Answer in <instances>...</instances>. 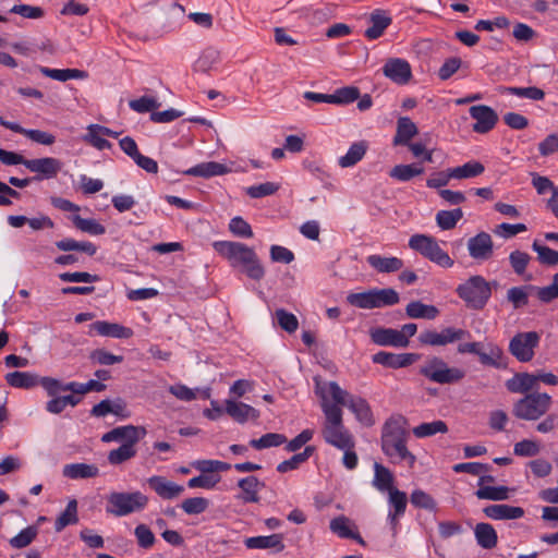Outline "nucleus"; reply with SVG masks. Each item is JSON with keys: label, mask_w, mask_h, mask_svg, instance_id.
<instances>
[{"label": "nucleus", "mask_w": 558, "mask_h": 558, "mask_svg": "<svg viewBox=\"0 0 558 558\" xmlns=\"http://www.w3.org/2000/svg\"><path fill=\"white\" fill-rule=\"evenodd\" d=\"M213 247L229 262L231 267L241 269L248 278L256 281L264 278L265 269L256 252L246 244L233 241H215Z\"/></svg>", "instance_id": "nucleus-1"}, {"label": "nucleus", "mask_w": 558, "mask_h": 558, "mask_svg": "<svg viewBox=\"0 0 558 558\" xmlns=\"http://www.w3.org/2000/svg\"><path fill=\"white\" fill-rule=\"evenodd\" d=\"M409 433L398 420H388L381 432V450L392 463L405 462L412 468L416 457L409 451L407 444Z\"/></svg>", "instance_id": "nucleus-2"}, {"label": "nucleus", "mask_w": 558, "mask_h": 558, "mask_svg": "<svg viewBox=\"0 0 558 558\" xmlns=\"http://www.w3.org/2000/svg\"><path fill=\"white\" fill-rule=\"evenodd\" d=\"M317 392L323 399L322 410L326 417L322 429L324 440L338 449H353L354 439L343 425L341 408L327 402L323 388Z\"/></svg>", "instance_id": "nucleus-3"}, {"label": "nucleus", "mask_w": 558, "mask_h": 558, "mask_svg": "<svg viewBox=\"0 0 558 558\" xmlns=\"http://www.w3.org/2000/svg\"><path fill=\"white\" fill-rule=\"evenodd\" d=\"M149 498L140 490L111 492L107 496L106 512L121 518L142 512L148 506Z\"/></svg>", "instance_id": "nucleus-4"}, {"label": "nucleus", "mask_w": 558, "mask_h": 558, "mask_svg": "<svg viewBox=\"0 0 558 558\" xmlns=\"http://www.w3.org/2000/svg\"><path fill=\"white\" fill-rule=\"evenodd\" d=\"M456 293L466 307L475 311L483 310L492 296V287L483 276L474 275L460 283Z\"/></svg>", "instance_id": "nucleus-5"}, {"label": "nucleus", "mask_w": 558, "mask_h": 558, "mask_svg": "<svg viewBox=\"0 0 558 558\" xmlns=\"http://www.w3.org/2000/svg\"><path fill=\"white\" fill-rule=\"evenodd\" d=\"M553 405L547 392L534 391L518 399L512 405V414L522 421H537L545 416Z\"/></svg>", "instance_id": "nucleus-6"}, {"label": "nucleus", "mask_w": 558, "mask_h": 558, "mask_svg": "<svg viewBox=\"0 0 558 558\" xmlns=\"http://www.w3.org/2000/svg\"><path fill=\"white\" fill-rule=\"evenodd\" d=\"M418 374L428 380L440 384L451 385L461 381L465 377V372L459 367H450L441 357L433 356L426 360L418 368Z\"/></svg>", "instance_id": "nucleus-7"}, {"label": "nucleus", "mask_w": 558, "mask_h": 558, "mask_svg": "<svg viewBox=\"0 0 558 558\" xmlns=\"http://www.w3.org/2000/svg\"><path fill=\"white\" fill-rule=\"evenodd\" d=\"M328 392L335 401V404L338 407H348L360 423L365 426L374 424L371 407L365 399L349 395V392L343 390L336 381L328 384Z\"/></svg>", "instance_id": "nucleus-8"}, {"label": "nucleus", "mask_w": 558, "mask_h": 558, "mask_svg": "<svg viewBox=\"0 0 558 558\" xmlns=\"http://www.w3.org/2000/svg\"><path fill=\"white\" fill-rule=\"evenodd\" d=\"M409 247L432 263L442 267L451 268L454 264L449 254L444 251L437 240L426 234H414L409 239Z\"/></svg>", "instance_id": "nucleus-9"}, {"label": "nucleus", "mask_w": 558, "mask_h": 558, "mask_svg": "<svg viewBox=\"0 0 558 558\" xmlns=\"http://www.w3.org/2000/svg\"><path fill=\"white\" fill-rule=\"evenodd\" d=\"M539 340L536 331L518 332L511 338L508 349L519 362L527 363L533 360Z\"/></svg>", "instance_id": "nucleus-10"}, {"label": "nucleus", "mask_w": 558, "mask_h": 558, "mask_svg": "<svg viewBox=\"0 0 558 558\" xmlns=\"http://www.w3.org/2000/svg\"><path fill=\"white\" fill-rule=\"evenodd\" d=\"M483 348L482 342H463L459 343L457 351L460 354L469 353L477 355L480 363L484 366L501 367V359L504 356L501 348L494 343H488L486 351H483Z\"/></svg>", "instance_id": "nucleus-11"}, {"label": "nucleus", "mask_w": 558, "mask_h": 558, "mask_svg": "<svg viewBox=\"0 0 558 558\" xmlns=\"http://www.w3.org/2000/svg\"><path fill=\"white\" fill-rule=\"evenodd\" d=\"M470 337L471 333L466 329L446 327L441 331L425 330L420 333L418 340L426 345L444 347Z\"/></svg>", "instance_id": "nucleus-12"}, {"label": "nucleus", "mask_w": 558, "mask_h": 558, "mask_svg": "<svg viewBox=\"0 0 558 558\" xmlns=\"http://www.w3.org/2000/svg\"><path fill=\"white\" fill-rule=\"evenodd\" d=\"M25 167L29 171L38 174L35 178L36 180H48L57 177V174L62 168V162L53 157H44L36 159H27V161L25 162Z\"/></svg>", "instance_id": "nucleus-13"}, {"label": "nucleus", "mask_w": 558, "mask_h": 558, "mask_svg": "<svg viewBox=\"0 0 558 558\" xmlns=\"http://www.w3.org/2000/svg\"><path fill=\"white\" fill-rule=\"evenodd\" d=\"M470 116L476 122L473 124V131L485 134L494 129L498 121L497 113L488 106L477 105L470 108Z\"/></svg>", "instance_id": "nucleus-14"}, {"label": "nucleus", "mask_w": 558, "mask_h": 558, "mask_svg": "<svg viewBox=\"0 0 558 558\" xmlns=\"http://www.w3.org/2000/svg\"><path fill=\"white\" fill-rule=\"evenodd\" d=\"M146 435V429L142 426L125 425L112 428L101 436V441H123V444H137Z\"/></svg>", "instance_id": "nucleus-15"}, {"label": "nucleus", "mask_w": 558, "mask_h": 558, "mask_svg": "<svg viewBox=\"0 0 558 558\" xmlns=\"http://www.w3.org/2000/svg\"><path fill=\"white\" fill-rule=\"evenodd\" d=\"M384 75L396 84L404 85L412 77L410 63L401 58H391L383 66Z\"/></svg>", "instance_id": "nucleus-16"}, {"label": "nucleus", "mask_w": 558, "mask_h": 558, "mask_svg": "<svg viewBox=\"0 0 558 558\" xmlns=\"http://www.w3.org/2000/svg\"><path fill=\"white\" fill-rule=\"evenodd\" d=\"M468 251L475 260H487L494 254V242L487 232H480L468 240Z\"/></svg>", "instance_id": "nucleus-17"}, {"label": "nucleus", "mask_w": 558, "mask_h": 558, "mask_svg": "<svg viewBox=\"0 0 558 558\" xmlns=\"http://www.w3.org/2000/svg\"><path fill=\"white\" fill-rule=\"evenodd\" d=\"M389 511L387 521L396 533L400 519L404 515L408 505L407 494L398 488L388 493Z\"/></svg>", "instance_id": "nucleus-18"}, {"label": "nucleus", "mask_w": 558, "mask_h": 558, "mask_svg": "<svg viewBox=\"0 0 558 558\" xmlns=\"http://www.w3.org/2000/svg\"><path fill=\"white\" fill-rule=\"evenodd\" d=\"M149 488L161 499L170 500L181 496L184 487L165 476L154 475L147 478Z\"/></svg>", "instance_id": "nucleus-19"}, {"label": "nucleus", "mask_w": 558, "mask_h": 558, "mask_svg": "<svg viewBox=\"0 0 558 558\" xmlns=\"http://www.w3.org/2000/svg\"><path fill=\"white\" fill-rule=\"evenodd\" d=\"M416 359L417 354L415 353H392L387 351H379L372 356L373 363L393 369L410 366Z\"/></svg>", "instance_id": "nucleus-20"}, {"label": "nucleus", "mask_w": 558, "mask_h": 558, "mask_svg": "<svg viewBox=\"0 0 558 558\" xmlns=\"http://www.w3.org/2000/svg\"><path fill=\"white\" fill-rule=\"evenodd\" d=\"M507 390L511 393L527 395L538 391L536 386V377L534 373L521 372L515 373L505 383Z\"/></svg>", "instance_id": "nucleus-21"}, {"label": "nucleus", "mask_w": 558, "mask_h": 558, "mask_svg": "<svg viewBox=\"0 0 558 558\" xmlns=\"http://www.w3.org/2000/svg\"><path fill=\"white\" fill-rule=\"evenodd\" d=\"M97 333L102 337L116 339H129L133 336V330L117 323L97 320L89 325V333Z\"/></svg>", "instance_id": "nucleus-22"}, {"label": "nucleus", "mask_w": 558, "mask_h": 558, "mask_svg": "<svg viewBox=\"0 0 558 558\" xmlns=\"http://www.w3.org/2000/svg\"><path fill=\"white\" fill-rule=\"evenodd\" d=\"M371 339L378 345H390L395 348H405L409 340L399 333V330L392 328H375L371 330Z\"/></svg>", "instance_id": "nucleus-23"}, {"label": "nucleus", "mask_w": 558, "mask_h": 558, "mask_svg": "<svg viewBox=\"0 0 558 558\" xmlns=\"http://www.w3.org/2000/svg\"><path fill=\"white\" fill-rule=\"evenodd\" d=\"M225 412L240 424L246 423L248 420H257L259 411L243 402L234 400H226Z\"/></svg>", "instance_id": "nucleus-24"}, {"label": "nucleus", "mask_w": 558, "mask_h": 558, "mask_svg": "<svg viewBox=\"0 0 558 558\" xmlns=\"http://www.w3.org/2000/svg\"><path fill=\"white\" fill-rule=\"evenodd\" d=\"M483 513L492 520H517L524 515V509L507 504H494L486 506Z\"/></svg>", "instance_id": "nucleus-25"}, {"label": "nucleus", "mask_w": 558, "mask_h": 558, "mask_svg": "<svg viewBox=\"0 0 558 558\" xmlns=\"http://www.w3.org/2000/svg\"><path fill=\"white\" fill-rule=\"evenodd\" d=\"M238 487L242 494L238 497L244 504H255L259 501L258 493L265 487V484L260 482L256 476L250 475L239 480Z\"/></svg>", "instance_id": "nucleus-26"}, {"label": "nucleus", "mask_w": 558, "mask_h": 558, "mask_svg": "<svg viewBox=\"0 0 558 558\" xmlns=\"http://www.w3.org/2000/svg\"><path fill=\"white\" fill-rule=\"evenodd\" d=\"M244 545L248 549H272L276 553L284 549L283 537L281 534L247 537L244 541Z\"/></svg>", "instance_id": "nucleus-27"}, {"label": "nucleus", "mask_w": 558, "mask_h": 558, "mask_svg": "<svg viewBox=\"0 0 558 558\" xmlns=\"http://www.w3.org/2000/svg\"><path fill=\"white\" fill-rule=\"evenodd\" d=\"M418 133L416 124L409 117H400L397 120V130L392 144L404 146Z\"/></svg>", "instance_id": "nucleus-28"}, {"label": "nucleus", "mask_w": 558, "mask_h": 558, "mask_svg": "<svg viewBox=\"0 0 558 558\" xmlns=\"http://www.w3.org/2000/svg\"><path fill=\"white\" fill-rule=\"evenodd\" d=\"M393 484H395V476H393L392 472L385 465H383L378 462H375L374 463V477L372 481L373 487L380 493H389L390 490L396 489Z\"/></svg>", "instance_id": "nucleus-29"}, {"label": "nucleus", "mask_w": 558, "mask_h": 558, "mask_svg": "<svg viewBox=\"0 0 558 558\" xmlns=\"http://www.w3.org/2000/svg\"><path fill=\"white\" fill-rule=\"evenodd\" d=\"M366 262L372 268L383 274L396 272L403 267V260L395 256L385 257L373 254L367 256Z\"/></svg>", "instance_id": "nucleus-30"}, {"label": "nucleus", "mask_w": 558, "mask_h": 558, "mask_svg": "<svg viewBox=\"0 0 558 558\" xmlns=\"http://www.w3.org/2000/svg\"><path fill=\"white\" fill-rule=\"evenodd\" d=\"M474 536L477 545L484 549H493L497 546L498 535L489 523H477L474 527Z\"/></svg>", "instance_id": "nucleus-31"}, {"label": "nucleus", "mask_w": 558, "mask_h": 558, "mask_svg": "<svg viewBox=\"0 0 558 558\" xmlns=\"http://www.w3.org/2000/svg\"><path fill=\"white\" fill-rule=\"evenodd\" d=\"M227 171L228 168L226 165L216 161H208L198 163L183 171V173L190 177L211 178L216 175H222L227 173Z\"/></svg>", "instance_id": "nucleus-32"}, {"label": "nucleus", "mask_w": 558, "mask_h": 558, "mask_svg": "<svg viewBox=\"0 0 558 558\" xmlns=\"http://www.w3.org/2000/svg\"><path fill=\"white\" fill-rule=\"evenodd\" d=\"M62 474L71 480L93 478L98 476L99 469L95 464L70 463L63 466Z\"/></svg>", "instance_id": "nucleus-33"}, {"label": "nucleus", "mask_w": 558, "mask_h": 558, "mask_svg": "<svg viewBox=\"0 0 558 558\" xmlns=\"http://www.w3.org/2000/svg\"><path fill=\"white\" fill-rule=\"evenodd\" d=\"M369 23L371 26L365 31V36L368 39H377L391 24V17L384 11L375 10L369 16Z\"/></svg>", "instance_id": "nucleus-34"}, {"label": "nucleus", "mask_w": 558, "mask_h": 558, "mask_svg": "<svg viewBox=\"0 0 558 558\" xmlns=\"http://www.w3.org/2000/svg\"><path fill=\"white\" fill-rule=\"evenodd\" d=\"M405 314L414 319H435L439 315V310L435 305L424 304L421 301H412L405 307Z\"/></svg>", "instance_id": "nucleus-35"}, {"label": "nucleus", "mask_w": 558, "mask_h": 558, "mask_svg": "<svg viewBox=\"0 0 558 558\" xmlns=\"http://www.w3.org/2000/svg\"><path fill=\"white\" fill-rule=\"evenodd\" d=\"M366 150L367 144L364 141L355 142L349 147L347 154L339 158L338 165L341 168L353 167L363 159Z\"/></svg>", "instance_id": "nucleus-36"}, {"label": "nucleus", "mask_w": 558, "mask_h": 558, "mask_svg": "<svg viewBox=\"0 0 558 558\" xmlns=\"http://www.w3.org/2000/svg\"><path fill=\"white\" fill-rule=\"evenodd\" d=\"M5 381L14 388L31 389L38 385V376L28 372H11L5 375Z\"/></svg>", "instance_id": "nucleus-37"}, {"label": "nucleus", "mask_w": 558, "mask_h": 558, "mask_svg": "<svg viewBox=\"0 0 558 558\" xmlns=\"http://www.w3.org/2000/svg\"><path fill=\"white\" fill-rule=\"evenodd\" d=\"M39 72L52 80L66 82L69 80L85 78L87 76L85 71L78 69H50L47 66H39Z\"/></svg>", "instance_id": "nucleus-38"}, {"label": "nucleus", "mask_w": 558, "mask_h": 558, "mask_svg": "<svg viewBox=\"0 0 558 558\" xmlns=\"http://www.w3.org/2000/svg\"><path fill=\"white\" fill-rule=\"evenodd\" d=\"M56 246L58 250L63 252L78 251L86 253L89 256H93L97 252V246L89 241H76L71 238H65L60 241H57Z\"/></svg>", "instance_id": "nucleus-39"}, {"label": "nucleus", "mask_w": 558, "mask_h": 558, "mask_svg": "<svg viewBox=\"0 0 558 558\" xmlns=\"http://www.w3.org/2000/svg\"><path fill=\"white\" fill-rule=\"evenodd\" d=\"M485 167L480 161H469L462 166L449 168V177L452 179H470L481 175Z\"/></svg>", "instance_id": "nucleus-40"}, {"label": "nucleus", "mask_w": 558, "mask_h": 558, "mask_svg": "<svg viewBox=\"0 0 558 558\" xmlns=\"http://www.w3.org/2000/svg\"><path fill=\"white\" fill-rule=\"evenodd\" d=\"M500 93L504 95H514L521 98H527L531 100L539 101L545 98V92L536 86L529 87H514V86H502Z\"/></svg>", "instance_id": "nucleus-41"}, {"label": "nucleus", "mask_w": 558, "mask_h": 558, "mask_svg": "<svg viewBox=\"0 0 558 558\" xmlns=\"http://www.w3.org/2000/svg\"><path fill=\"white\" fill-rule=\"evenodd\" d=\"M77 521V501L75 499H71L68 502L64 511H62L61 514L56 519L54 530L56 532H61L68 525L75 524Z\"/></svg>", "instance_id": "nucleus-42"}, {"label": "nucleus", "mask_w": 558, "mask_h": 558, "mask_svg": "<svg viewBox=\"0 0 558 558\" xmlns=\"http://www.w3.org/2000/svg\"><path fill=\"white\" fill-rule=\"evenodd\" d=\"M424 172V168L416 165H397L391 170L389 175L401 182H407Z\"/></svg>", "instance_id": "nucleus-43"}, {"label": "nucleus", "mask_w": 558, "mask_h": 558, "mask_svg": "<svg viewBox=\"0 0 558 558\" xmlns=\"http://www.w3.org/2000/svg\"><path fill=\"white\" fill-rule=\"evenodd\" d=\"M447 424L441 420H437L433 422L422 423L415 426L412 432L415 437L425 438L434 436L439 433L445 434L447 433Z\"/></svg>", "instance_id": "nucleus-44"}, {"label": "nucleus", "mask_w": 558, "mask_h": 558, "mask_svg": "<svg viewBox=\"0 0 558 558\" xmlns=\"http://www.w3.org/2000/svg\"><path fill=\"white\" fill-rule=\"evenodd\" d=\"M463 217V211L461 208H456L452 210H439L436 214V223L441 230H451L453 229L459 220Z\"/></svg>", "instance_id": "nucleus-45"}, {"label": "nucleus", "mask_w": 558, "mask_h": 558, "mask_svg": "<svg viewBox=\"0 0 558 558\" xmlns=\"http://www.w3.org/2000/svg\"><path fill=\"white\" fill-rule=\"evenodd\" d=\"M375 308L392 306L399 303V293L392 288L373 289Z\"/></svg>", "instance_id": "nucleus-46"}, {"label": "nucleus", "mask_w": 558, "mask_h": 558, "mask_svg": "<svg viewBox=\"0 0 558 558\" xmlns=\"http://www.w3.org/2000/svg\"><path fill=\"white\" fill-rule=\"evenodd\" d=\"M287 442V437L279 433H267L258 439H251L250 446L256 450L279 447Z\"/></svg>", "instance_id": "nucleus-47"}, {"label": "nucleus", "mask_w": 558, "mask_h": 558, "mask_svg": "<svg viewBox=\"0 0 558 558\" xmlns=\"http://www.w3.org/2000/svg\"><path fill=\"white\" fill-rule=\"evenodd\" d=\"M478 499L500 501L509 498V488L506 486H482L475 492Z\"/></svg>", "instance_id": "nucleus-48"}, {"label": "nucleus", "mask_w": 558, "mask_h": 558, "mask_svg": "<svg viewBox=\"0 0 558 558\" xmlns=\"http://www.w3.org/2000/svg\"><path fill=\"white\" fill-rule=\"evenodd\" d=\"M136 444H122L119 448L113 449L108 454V461L112 465L121 464L136 456Z\"/></svg>", "instance_id": "nucleus-49"}, {"label": "nucleus", "mask_w": 558, "mask_h": 558, "mask_svg": "<svg viewBox=\"0 0 558 558\" xmlns=\"http://www.w3.org/2000/svg\"><path fill=\"white\" fill-rule=\"evenodd\" d=\"M72 221L78 230L90 235H101L106 232V228L96 219H86L75 215L72 217Z\"/></svg>", "instance_id": "nucleus-50"}, {"label": "nucleus", "mask_w": 558, "mask_h": 558, "mask_svg": "<svg viewBox=\"0 0 558 558\" xmlns=\"http://www.w3.org/2000/svg\"><path fill=\"white\" fill-rule=\"evenodd\" d=\"M220 60V53L214 48L205 49L195 62V70L206 73L210 71Z\"/></svg>", "instance_id": "nucleus-51"}, {"label": "nucleus", "mask_w": 558, "mask_h": 558, "mask_svg": "<svg viewBox=\"0 0 558 558\" xmlns=\"http://www.w3.org/2000/svg\"><path fill=\"white\" fill-rule=\"evenodd\" d=\"M532 248L537 253V260L542 265L556 266L558 265V251H555L544 244H541L537 240H534Z\"/></svg>", "instance_id": "nucleus-52"}, {"label": "nucleus", "mask_w": 558, "mask_h": 558, "mask_svg": "<svg viewBox=\"0 0 558 558\" xmlns=\"http://www.w3.org/2000/svg\"><path fill=\"white\" fill-rule=\"evenodd\" d=\"M347 302L354 307L363 310L375 308L373 289L364 292L349 293Z\"/></svg>", "instance_id": "nucleus-53"}, {"label": "nucleus", "mask_w": 558, "mask_h": 558, "mask_svg": "<svg viewBox=\"0 0 558 558\" xmlns=\"http://www.w3.org/2000/svg\"><path fill=\"white\" fill-rule=\"evenodd\" d=\"M180 507L186 514H201L208 509L209 500L204 497H191L184 499Z\"/></svg>", "instance_id": "nucleus-54"}, {"label": "nucleus", "mask_w": 558, "mask_h": 558, "mask_svg": "<svg viewBox=\"0 0 558 558\" xmlns=\"http://www.w3.org/2000/svg\"><path fill=\"white\" fill-rule=\"evenodd\" d=\"M332 104L336 105H348L359 99L360 89L355 86H345L336 89L333 94H331Z\"/></svg>", "instance_id": "nucleus-55"}, {"label": "nucleus", "mask_w": 558, "mask_h": 558, "mask_svg": "<svg viewBox=\"0 0 558 558\" xmlns=\"http://www.w3.org/2000/svg\"><path fill=\"white\" fill-rule=\"evenodd\" d=\"M37 534L38 529L34 525H29L12 537L9 543L13 548L21 549L28 546L36 538Z\"/></svg>", "instance_id": "nucleus-56"}, {"label": "nucleus", "mask_w": 558, "mask_h": 558, "mask_svg": "<svg viewBox=\"0 0 558 558\" xmlns=\"http://www.w3.org/2000/svg\"><path fill=\"white\" fill-rule=\"evenodd\" d=\"M411 504L420 509L434 511L436 509V501L434 498L422 489H414L410 496Z\"/></svg>", "instance_id": "nucleus-57"}, {"label": "nucleus", "mask_w": 558, "mask_h": 558, "mask_svg": "<svg viewBox=\"0 0 558 558\" xmlns=\"http://www.w3.org/2000/svg\"><path fill=\"white\" fill-rule=\"evenodd\" d=\"M531 260V256L522 251H512L509 255V263L518 276H523Z\"/></svg>", "instance_id": "nucleus-58"}, {"label": "nucleus", "mask_w": 558, "mask_h": 558, "mask_svg": "<svg viewBox=\"0 0 558 558\" xmlns=\"http://www.w3.org/2000/svg\"><path fill=\"white\" fill-rule=\"evenodd\" d=\"M275 317L278 325L287 332L292 333L299 327L298 318L294 314L287 312L283 308H279L275 312Z\"/></svg>", "instance_id": "nucleus-59"}, {"label": "nucleus", "mask_w": 558, "mask_h": 558, "mask_svg": "<svg viewBox=\"0 0 558 558\" xmlns=\"http://www.w3.org/2000/svg\"><path fill=\"white\" fill-rule=\"evenodd\" d=\"M68 388L73 393L85 395L90 391H104L106 389V385L99 380L90 379L87 383L70 381V386Z\"/></svg>", "instance_id": "nucleus-60"}, {"label": "nucleus", "mask_w": 558, "mask_h": 558, "mask_svg": "<svg viewBox=\"0 0 558 558\" xmlns=\"http://www.w3.org/2000/svg\"><path fill=\"white\" fill-rule=\"evenodd\" d=\"M38 385H40L50 397H56L61 391H70L68 388L70 383L63 384L59 379L52 377H38Z\"/></svg>", "instance_id": "nucleus-61"}, {"label": "nucleus", "mask_w": 558, "mask_h": 558, "mask_svg": "<svg viewBox=\"0 0 558 558\" xmlns=\"http://www.w3.org/2000/svg\"><path fill=\"white\" fill-rule=\"evenodd\" d=\"M137 545L141 548L148 549L154 546L156 537L146 524H138L134 530Z\"/></svg>", "instance_id": "nucleus-62"}, {"label": "nucleus", "mask_w": 558, "mask_h": 558, "mask_svg": "<svg viewBox=\"0 0 558 558\" xmlns=\"http://www.w3.org/2000/svg\"><path fill=\"white\" fill-rule=\"evenodd\" d=\"M539 451V444L532 439H523L513 447V453L518 457H535Z\"/></svg>", "instance_id": "nucleus-63"}, {"label": "nucleus", "mask_w": 558, "mask_h": 558, "mask_svg": "<svg viewBox=\"0 0 558 558\" xmlns=\"http://www.w3.org/2000/svg\"><path fill=\"white\" fill-rule=\"evenodd\" d=\"M507 300L512 304L513 308H521L529 303V294L526 287H512L507 292Z\"/></svg>", "instance_id": "nucleus-64"}]
</instances>
